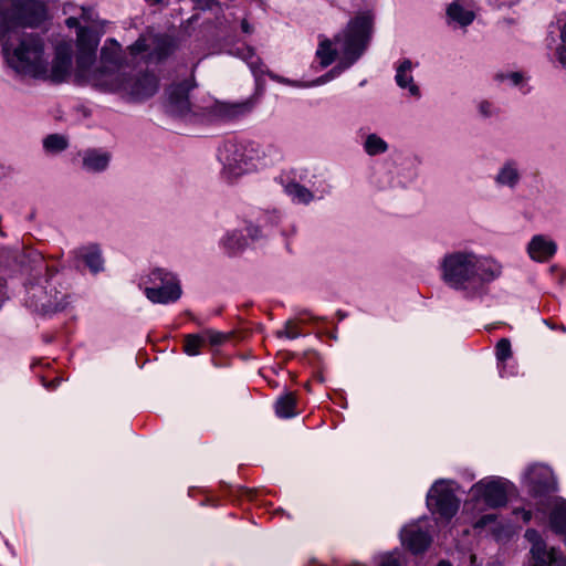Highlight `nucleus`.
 I'll use <instances>...</instances> for the list:
<instances>
[{
  "mask_svg": "<svg viewBox=\"0 0 566 566\" xmlns=\"http://www.w3.org/2000/svg\"><path fill=\"white\" fill-rule=\"evenodd\" d=\"M48 19L41 0H0V44L8 65L17 73L45 77L49 61L39 34H20L18 28H36Z\"/></svg>",
  "mask_w": 566,
  "mask_h": 566,
  "instance_id": "1",
  "label": "nucleus"
},
{
  "mask_svg": "<svg viewBox=\"0 0 566 566\" xmlns=\"http://www.w3.org/2000/svg\"><path fill=\"white\" fill-rule=\"evenodd\" d=\"M440 269L447 285L468 295L475 294L501 274V266L495 261L461 251L446 254Z\"/></svg>",
  "mask_w": 566,
  "mask_h": 566,
  "instance_id": "2",
  "label": "nucleus"
},
{
  "mask_svg": "<svg viewBox=\"0 0 566 566\" xmlns=\"http://www.w3.org/2000/svg\"><path fill=\"white\" fill-rule=\"evenodd\" d=\"M374 15L369 11L358 13L353 18L347 28L334 38L343 53L342 67L336 66L333 72L339 69L345 70L353 65L367 49L371 39Z\"/></svg>",
  "mask_w": 566,
  "mask_h": 566,
  "instance_id": "3",
  "label": "nucleus"
},
{
  "mask_svg": "<svg viewBox=\"0 0 566 566\" xmlns=\"http://www.w3.org/2000/svg\"><path fill=\"white\" fill-rule=\"evenodd\" d=\"M124 56L120 44L114 40H106L101 50L99 65L95 69H88L84 74L87 81L96 88L107 92L120 87L118 80L125 72L122 71Z\"/></svg>",
  "mask_w": 566,
  "mask_h": 566,
  "instance_id": "4",
  "label": "nucleus"
},
{
  "mask_svg": "<svg viewBox=\"0 0 566 566\" xmlns=\"http://www.w3.org/2000/svg\"><path fill=\"white\" fill-rule=\"evenodd\" d=\"M48 277L44 280L45 284L40 282L31 283L27 286L25 304L34 312L42 315H50L63 311L69 304L67 294L60 291L55 286L56 271L44 264Z\"/></svg>",
  "mask_w": 566,
  "mask_h": 566,
  "instance_id": "5",
  "label": "nucleus"
},
{
  "mask_svg": "<svg viewBox=\"0 0 566 566\" xmlns=\"http://www.w3.org/2000/svg\"><path fill=\"white\" fill-rule=\"evenodd\" d=\"M177 49V41L166 33L142 34L127 48L132 62L159 63L168 59Z\"/></svg>",
  "mask_w": 566,
  "mask_h": 566,
  "instance_id": "6",
  "label": "nucleus"
},
{
  "mask_svg": "<svg viewBox=\"0 0 566 566\" xmlns=\"http://www.w3.org/2000/svg\"><path fill=\"white\" fill-rule=\"evenodd\" d=\"M252 144L228 139L219 148V159L223 165V174L229 179L237 178L250 169L254 159Z\"/></svg>",
  "mask_w": 566,
  "mask_h": 566,
  "instance_id": "7",
  "label": "nucleus"
},
{
  "mask_svg": "<svg viewBox=\"0 0 566 566\" xmlns=\"http://www.w3.org/2000/svg\"><path fill=\"white\" fill-rule=\"evenodd\" d=\"M153 286L145 289V294L153 303L168 304L179 300L181 287L177 277L164 269H154L149 274Z\"/></svg>",
  "mask_w": 566,
  "mask_h": 566,
  "instance_id": "8",
  "label": "nucleus"
},
{
  "mask_svg": "<svg viewBox=\"0 0 566 566\" xmlns=\"http://www.w3.org/2000/svg\"><path fill=\"white\" fill-rule=\"evenodd\" d=\"M120 87L117 90H108L111 93H120L132 101H144L155 95L159 88L158 77L149 72L130 76L126 73L118 78Z\"/></svg>",
  "mask_w": 566,
  "mask_h": 566,
  "instance_id": "9",
  "label": "nucleus"
},
{
  "mask_svg": "<svg viewBox=\"0 0 566 566\" xmlns=\"http://www.w3.org/2000/svg\"><path fill=\"white\" fill-rule=\"evenodd\" d=\"M193 83L190 80H184L179 83H174L166 88V99L164 103L165 112L172 116L182 119H190L196 112L189 99V93L193 88Z\"/></svg>",
  "mask_w": 566,
  "mask_h": 566,
  "instance_id": "10",
  "label": "nucleus"
},
{
  "mask_svg": "<svg viewBox=\"0 0 566 566\" xmlns=\"http://www.w3.org/2000/svg\"><path fill=\"white\" fill-rule=\"evenodd\" d=\"M427 505L432 514L449 522L457 514L460 500L444 481H437L427 494Z\"/></svg>",
  "mask_w": 566,
  "mask_h": 566,
  "instance_id": "11",
  "label": "nucleus"
},
{
  "mask_svg": "<svg viewBox=\"0 0 566 566\" xmlns=\"http://www.w3.org/2000/svg\"><path fill=\"white\" fill-rule=\"evenodd\" d=\"M525 538L532 545L528 566H566V556L563 552L556 547H548L536 530H526Z\"/></svg>",
  "mask_w": 566,
  "mask_h": 566,
  "instance_id": "12",
  "label": "nucleus"
},
{
  "mask_svg": "<svg viewBox=\"0 0 566 566\" xmlns=\"http://www.w3.org/2000/svg\"><path fill=\"white\" fill-rule=\"evenodd\" d=\"M98 33L91 28H78L76 39V69L84 76L96 59Z\"/></svg>",
  "mask_w": 566,
  "mask_h": 566,
  "instance_id": "13",
  "label": "nucleus"
},
{
  "mask_svg": "<svg viewBox=\"0 0 566 566\" xmlns=\"http://www.w3.org/2000/svg\"><path fill=\"white\" fill-rule=\"evenodd\" d=\"M507 483L502 480H491L475 484L478 493L485 504L492 509L505 506L507 503Z\"/></svg>",
  "mask_w": 566,
  "mask_h": 566,
  "instance_id": "14",
  "label": "nucleus"
},
{
  "mask_svg": "<svg viewBox=\"0 0 566 566\" xmlns=\"http://www.w3.org/2000/svg\"><path fill=\"white\" fill-rule=\"evenodd\" d=\"M400 536L402 545L412 554L423 553L432 542L430 534L417 524L406 526Z\"/></svg>",
  "mask_w": 566,
  "mask_h": 566,
  "instance_id": "15",
  "label": "nucleus"
},
{
  "mask_svg": "<svg viewBox=\"0 0 566 566\" xmlns=\"http://www.w3.org/2000/svg\"><path fill=\"white\" fill-rule=\"evenodd\" d=\"M556 244L552 240H547L544 235H535L528 243L530 256L538 262L549 260L556 252Z\"/></svg>",
  "mask_w": 566,
  "mask_h": 566,
  "instance_id": "16",
  "label": "nucleus"
},
{
  "mask_svg": "<svg viewBox=\"0 0 566 566\" xmlns=\"http://www.w3.org/2000/svg\"><path fill=\"white\" fill-rule=\"evenodd\" d=\"M412 64L410 60H403L400 65L397 67L396 72V83L401 88H408L410 95L419 96L420 91L419 87L413 83V77L411 75Z\"/></svg>",
  "mask_w": 566,
  "mask_h": 566,
  "instance_id": "17",
  "label": "nucleus"
},
{
  "mask_svg": "<svg viewBox=\"0 0 566 566\" xmlns=\"http://www.w3.org/2000/svg\"><path fill=\"white\" fill-rule=\"evenodd\" d=\"M549 524L553 532L566 537V500L558 499L552 507Z\"/></svg>",
  "mask_w": 566,
  "mask_h": 566,
  "instance_id": "18",
  "label": "nucleus"
},
{
  "mask_svg": "<svg viewBox=\"0 0 566 566\" xmlns=\"http://www.w3.org/2000/svg\"><path fill=\"white\" fill-rule=\"evenodd\" d=\"M297 399L294 392H286L280 396L275 403V415L281 419H289L297 415Z\"/></svg>",
  "mask_w": 566,
  "mask_h": 566,
  "instance_id": "19",
  "label": "nucleus"
},
{
  "mask_svg": "<svg viewBox=\"0 0 566 566\" xmlns=\"http://www.w3.org/2000/svg\"><path fill=\"white\" fill-rule=\"evenodd\" d=\"M109 164V155L97 150H88L83 157L85 169L94 172L103 171Z\"/></svg>",
  "mask_w": 566,
  "mask_h": 566,
  "instance_id": "20",
  "label": "nucleus"
},
{
  "mask_svg": "<svg viewBox=\"0 0 566 566\" xmlns=\"http://www.w3.org/2000/svg\"><path fill=\"white\" fill-rule=\"evenodd\" d=\"M447 15L451 21L459 23L461 27L471 24L474 20V13L464 9L458 1H453L447 8Z\"/></svg>",
  "mask_w": 566,
  "mask_h": 566,
  "instance_id": "21",
  "label": "nucleus"
},
{
  "mask_svg": "<svg viewBox=\"0 0 566 566\" xmlns=\"http://www.w3.org/2000/svg\"><path fill=\"white\" fill-rule=\"evenodd\" d=\"M80 256L83 259L91 272L97 273L103 270L104 261L97 245H90L81 249Z\"/></svg>",
  "mask_w": 566,
  "mask_h": 566,
  "instance_id": "22",
  "label": "nucleus"
},
{
  "mask_svg": "<svg viewBox=\"0 0 566 566\" xmlns=\"http://www.w3.org/2000/svg\"><path fill=\"white\" fill-rule=\"evenodd\" d=\"M495 180L499 185L514 187L520 180L516 163L513 160L506 161L499 171Z\"/></svg>",
  "mask_w": 566,
  "mask_h": 566,
  "instance_id": "23",
  "label": "nucleus"
},
{
  "mask_svg": "<svg viewBox=\"0 0 566 566\" xmlns=\"http://www.w3.org/2000/svg\"><path fill=\"white\" fill-rule=\"evenodd\" d=\"M284 190L286 195H289L292 198V200L297 203L307 205L314 198L313 192L298 182H289L287 185L284 186Z\"/></svg>",
  "mask_w": 566,
  "mask_h": 566,
  "instance_id": "24",
  "label": "nucleus"
},
{
  "mask_svg": "<svg viewBox=\"0 0 566 566\" xmlns=\"http://www.w3.org/2000/svg\"><path fill=\"white\" fill-rule=\"evenodd\" d=\"M248 245L247 239L239 232L228 233L222 240V247L229 255H235L242 252Z\"/></svg>",
  "mask_w": 566,
  "mask_h": 566,
  "instance_id": "25",
  "label": "nucleus"
},
{
  "mask_svg": "<svg viewBox=\"0 0 566 566\" xmlns=\"http://www.w3.org/2000/svg\"><path fill=\"white\" fill-rule=\"evenodd\" d=\"M316 56L319 59V63L323 67L329 66L337 56V50L332 48V41L325 39L319 42L316 51Z\"/></svg>",
  "mask_w": 566,
  "mask_h": 566,
  "instance_id": "26",
  "label": "nucleus"
},
{
  "mask_svg": "<svg viewBox=\"0 0 566 566\" xmlns=\"http://www.w3.org/2000/svg\"><path fill=\"white\" fill-rule=\"evenodd\" d=\"M364 148L369 156H376L386 153L388 144L376 134H369L365 140Z\"/></svg>",
  "mask_w": 566,
  "mask_h": 566,
  "instance_id": "27",
  "label": "nucleus"
},
{
  "mask_svg": "<svg viewBox=\"0 0 566 566\" xmlns=\"http://www.w3.org/2000/svg\"><path fill=\"white\" fill-rule=\"evenodd\" d=\"M206 344V337L201 334H188L184 339V350L189 356H196Z\"/></svg>",
  "mask_w": 566,
  "mask_h": 566,
  "instance_id": "28",
  "label": "nucleus"
},
{
  "mask_svg": "<svg viewBox=\"0 0 566 566\" xmlns=\"http://www.w3.org/2000/svg\"><path fill=\"white\" fill-rule=\"evenodd\" d=\"M252 109V103L250 101H245L242 103L230 104L223 106V115L227 118H237L239 116L245 115Z\"/></svg>",
  "mask_w": 566,
  "mask_h": 566,
  "instance_id": "29",
  "label": "nucleus"
},
{
  "mask_svg": "<svg viewBox=\"0 0 566 566\" xmlns=\"http://www.w3.org/2000/svg\"><path fill=\"white\" fill-rule=\"evenodd\" d=\"M43 146L49 151L57 153L67 147V140L61 135L52 134L44 139Z\"/></svg>",
  "mask_w": 566,
  "mask_h": 566,
  "instance_id": "30",
  "label": "nucleus"
},
{
  "mask_svg": "<svg viewBox=\"0 0 566 566\" xmlns=\"http://www.w3.org/2000/svg\"><path fill=\"white\" fill-rule=\"evenodd\" d=\"M242 57H243V60L247 61V63L249 64V66L252 70L254 75L264 72L262 70V63H261L260 59L255 55L253 48L247 46L243 50Z\"/></svg>",
  "mask_w": 566,
  "mask_h": 566,
  "instance_id": "31",
  "label": "nucleus"
},
{
  "mask_svg": "<svg viewBox=\"0 0 566 566\" xmlns=\"http://www.w3.org/2000/svg\"><path fill=\"white\" fill-rule=\"evenodd\" d=\"M495 356L499 363H505L512 356L511 342L501 338L495 345Z\"/></svg>",
  "mask_w": 566,
  "mask_h": 566,
  "instance_id": "32",
  "label": "nucleus"
},
{
  "mask_svg": "<svg viewBox=\"0 0 566 566\" xmlns=\"http://www.w3.org/2000/svg\"><path fill=\"white\" fill-rule=\"evenodd\" d=\"M302 334L300 326L294 321H287L284 325V328L279 332L280 336H285L290 339L297 338Z\"/></svg>",
  "mask_w": 566,
  "mask_h": 566,
  "instance_id": "33",
  "label": "nucleus"
},
{
  "mask_svg": "<svg viewBox=\"0 0 566 566\" xmlns=\"http://www.w3.org/2000/svg\"><path fill=\"white\" fill-rule=\"evenodd\" d=\"M377 566H402L399 554L386 553L379 556Z\"/></svg>",
  "mask_w": 566,
  "mask_h": 566,
  "instance_id": "34",
  "label": "nucleus"
},
{
  "mask_svg": "<svg viewBox=\"0 0 566 566\" xmlns=\"http://www.w3.org/2000/svg\"><path fill=\"white\" fill-rule=\"evenodd\" d=\"M536 472V469L533 468L531 469V472H530V480H531V483H532V490L535 492V493H543L545 491L548 490L549 488V483L547 481H541V482H535L534 481V474Z\"/></svg>",
  "mask_w": 566,
  "mask_h": 566,
  "instance_id": "35",
  "label": "nucleus"
},
{
  "mask_svg": "<svg viewBox=\"0 0 566 566\" xmlns=\"http://www.w3.org/2000/svg\"><path fill=\"white\" fill-rule=\"evenodd\" d=\"M206 337V343L209 342L211 345H220L224 342L226 336L222 333L213 332V331H207L202 333Z\"/></svg>",
  "mask_w": 566,
  "mask_h": 566,
  "instance_id": "36",
  "label": "nucleus"
},
{
  "mask_svg": "<svg viewBox=\"0 0 566 566\" xmlns=\"http://www.w3.org/2000/svg\"><path fill=\"white\" fill-rule=\"evenodd\" d=\"M495 520H496V515H494V514L482 515L474 523V528H478V530L484 528L486 525L493 523Z\"/></svg>",
  "mask_w": 566,
  "mask_h": 566,
  "instance_id": "37",
  "label": "nucleus"
},
{
  "mask_svg": "<svg viewBox=\"0 0 566 566\" xmlns=\"http://www.w3.org/2000/svg\"><path fill=\"white\" fill-rule=\"evenodd\" d=\"M556 55H557L558 62L566 69V46L559 45L556 49Z\"/></svg>",
  "mask_w": 566,
  "mask_h": 566,
  "instance_id": "38",
  "label": "nucleus"
},
{
  "mask_svg": "<svg viewBox=\"0 0 566 566\" xmlns=\"http://www.w3.org/2000/svg\"><path fill=\"white\" fill-rule=\"evenodd\" d=\"M479 108H480V112H481V114L483 116H490L491 115V111H490L491 104L489 102H486V101L481 102Z\"/></svg>",
  "mask_w": 566,
  "mask_h": 566,
  "instance_id": "39",
  "label": "nucleus"
},
{
  "mask_svg": "<svg viewBox=\"0 0 566 566\" xmlns=\"http://www.w3.org/2000/svg\"><path fill=\"white\" fill-rule=\"evenodd\" d=\"M507 78L511 80L513 85H518L522 82V74L518 72H513L507 75Z\"/></svg>",
  "mask_w": 566,
  "mask_h": 566,
  "instance_id": "40",
  "label": "nucleus"
},
{
  "mask_svg": "<svg viewBox=\"0 0 566 566\" xmlns=\"http://www.w3.org/2000/svg\"><path fill=\"white\" fill-rule=\"evenodd\" d=\"M65 24L69 27V28H76L78 30V28H82L80 25V22L77 20V18L75 17H70L65 20Z\"/></svg>",
  "mask_w": 566,
  "mask_h": 566,
  "instance_id": "41",
  "label": "nucleus"
},
{
  "mask_svg": "<svg viewBox=\"0 0 566 566\" xmlns=\"http://www.w3.org/2000/svg\"><path fill=\"white\" fill-rule=\"evenodd\" d=\"M247 230L252 240H256L259 238L260 230L258 227L250 226Z\"/></svg>",
  "mask_w": 566,
  "mask_h": 566,
  "instance_id": "42",
  "label": "nucleus"
},
{
  "mask_svg": "<svg viewBox=\"0 0 566 566\" xmlns=\"http://www.w3.org/2000/svg\"><path fill=\"white\" fill-rule=\"evenodd\" d=\"M241 30L247 34L252 32V27L245 19L241 22Z\"/></svg>",
  "mask_w": 566,
  "mask_h": 566,
  "instance_id": "43",
  "label": "nucleus"
},
{
  "mask_svg": "<svg viewBox=\"0 0 566 566\" xmlns=\"http://www.w3.org/2000/svg\"><path fill=\"white\" fill-rule=\"evenodd\" d=\"M60 382H61V380H60L59 378H55V379H53L52 381H50L49 384L43 382V385H44L48 389L53 390V389H55V388L59 386V384H60Z\"/></svg>",
  "mask_w": 566,
  "mask_h": 566,
  "instance_id": "44",
  "label": "nucleus"
},
{
  "mask_svg": "<svg viewBox=\"0 0 566 566\" xmlns=\"http://www.w3.org/2000/svg\"><path fill=\"white\" fill-rule=\"evenodd\" d=\"M522 518L525 523H528L532 520V512L527 510H522Z\"/></svg>",
  "mask_w": 566,
  "mask_h": 566,
  "instance_id": "45",
  "label": "nucleus"
},
{
  "mask_svg": "<svg viewBox=\"0 0 566 566\" xmlns=\"http://www.w3.org/2000/svg\"><path fill=\"white\" fill-rule=\"evenodd\" d=\"M63 64H64L63 65V71H65L66 70V63H63ZM59 71H62V65L60 63H55L53 65V72L57 73Z\"/></svg>",
  "mask_w": 566,
  "mask_h": 566,
  "instance_id": "46",
  "label": "nucleus"
},
{
  "mask_svg": "<svg viewBox=\"0 0 566 566\" xmlns=\"http://www.w3.org/2000/svg\"><path fill=\"white\" fill-rule=\"evenodd\" d=\"M560 39H562L563 43L566 44V22L564 23V25L560 30Z\"/></svg>",
  "mask_w": 566,
  "mask_h": 566,
  "instance_id": "47",
  "label": "nucleus"
},
{
  "mask_svg": "<svg viewBox=\"0 0 566 566\" xmlns=\"http://www.w3.org/2000/svg\"><path fill=\"white\" fill-rule=\"evenodd\" d=\"M437 566H452L448 560H440Z\"/></svg>",
  "mask_w": 566,
  "mask_h": 566,
  "instance_id": "48",
  "label": "nucleus"
},
{
  "mask_svg": "<svg viewBox=\"0 0 566 566\" xmlns=\"http://www.w3.org/2000/svg\"><path fill=\"white\" fill-rule=\"evenodd\" d=\"M269 76H270L271 78H273V80H276V81H279V82H282V80H281L279 76H276V75H274V74H272V73H269Z\"/></svg>",
  "mask_w": 566,
  "mask_h": 566,
  "instance_id": "49",
  "label": "nucleus"
},
{
  "mask_svg": "<svg viewBox=\"0 0 566 566\" xmlns=\"http://www.w3.org/2000/svg\"><path fill=\"white\" fill-rule=\"evenodd\" d=\"M38 258L40 259V261H41V262H43V256H42V254H40V253H39V254H38Z\"/></svg>",
  "mask_w": 566,
  "mask_h": 566,
  "instance_id": "50",
  "label": "nucleus"
},
{
  "mask_svg": "<svg viewBox=\"0 0 566 566\" xmlns=\"http://www.w3.org/2000/svg\"><path fill=\"white\" fill-rule=\"evenodd\" d=\"M497 78L502 81V80H504V75H502V74L497 75Z\"/></svg>",
  "mask_w": 566,
  "mask_h": 566,
  "instance_id": "51",
  "label": "nucleus"
}]
</instances>
